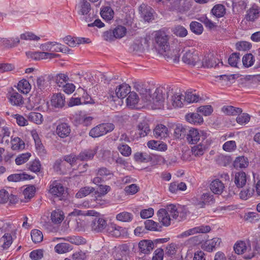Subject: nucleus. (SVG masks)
Returning a JSON list of instances; mask_svg holds the SVG:
<instances>
[{
    "mask_svg": "<svg viewBox=\"0 0 260 260\" xmlns=\"http://www.w3.org/2000/svg\"><path fill=\"white\" fill-rule=\"evenodd\" d=\"M147 146L149 148L152 149L164 151L167 149V146L166 144H161L160 142L154 140L148 141Z\"/></svg>",
    "mask_w": 260,
    "mask_h": 260,
    "instance_id": "45",
    "label": "nucleus"
},
{
    "mask_svg": "<svg viewBox=\"0 0 260 260\" xmlns=\"http://www.w3.org/2000/svg\"><path fill=\"white\" fill-rule=\"evenodd\" d=\"M259 12L260 10L258 7L253 6L247 11L245 18L247 21H253L258 17Z\"/></svg>",
    "mask_w": 260,
    "mask_h": 260,
    "instance_id": "34",
    "label": "nucleus"
},
{
    "mask_svg": "<svg viewBox=\"0 0 260 260\" xmlns=\"http://www.w3.org/2000/svg\"><path fill=\"white\" fill-rule=\"evenodd\" d=\"M0 128V136L2 137V142H5L8 144L9 142V138L10 137V127L5 125L3 126L1 125Z\"/></svg>",
    "mask_w": 260,
    "mask_h": 260,
    "instance_id": "41",
    "label": "nucleus"
},
{
    "mask_svg": "<svg viewBox=\"0 0 260 260\" xmlns=\"http://www.w3.org/2000/svg\"><path fill=\"white\" fill-rule=\"evenodd\" d=\"M131 91V87L127 84L120 85L115 90V94L118 98L123 99Z\"/></svg>",
    "mask_w": 260,
    "mask_h": 260,
    "instance_id": "24",
    "label": "nucleus"
},
{
    "mask_svg": "<svg viewBox=\"0 0 260 260\" xmlns=\"http://www.w3.org/2000/svg\"><path fill=\"white\" fill-rule=\"evenodd\" d=\"M236 148V143L235 141H227L222 146L223 149L227 152L233 151Z\"/></svg>",
    "mask_w": 260,
    "mask_h": 260,
    "instance_id": "62",
    "label": "nucleus"
},
{
    "mask_svg": "<svg viewBox=\"0 0 260 260\" xmlns=\"http://www.w3.org/2000/svg\"><path fill=\"white\" fill-rule=\"evenodd\" d=\"M244 220L248 222L254 223L260 219V215L257 212H249L245 214Z\"/></svg>",
    "mask_w": 260,
    "mask_h": 260,
    "instance_id": "46",
    "label": "nucleus"
},
{
    "mask_svg": "<svg viewBox=\"0 0 260 260\" xmlns=\"http://www.w3.org/2000/svg\"><path fill=\"white\" fill-rule=\"evenodd\" d=\"M219 63L218 59H216L213 55L209 56L208 55L207 56H205L200 66H203L208 68H212L218 65Z\"/></svg>",
    "mask_w": 260,
    "mask_h": 260,
    "instance_id": "25",
    "label": "nucleus"
},
{
    "mask_svg": "<svg viewBox=\"0 0 260 260\" xmlns=\"http://www.w3.org/2000/svg\"><path fill=\"white\" fill-rule=\"evenodd\" d=\"M18 89L23 93H27L30 89V84L25 79L21 80L18 84Z\"/></svg>",
    "mask_w": 260,
    "mask_h": 260,
    "instance_id": "53",
    "label": "nucleus"
},
{
    "mask_svg": "<svg viewBox=\"0 0 260 260\" xmlns=\"http://www.w3.org/2000/svg\"><path fill=\"white\" fill-rule=\"evenodd\" d=\"M35 187L34 186H29L24 189L23 194L25 199H30L35 193Z\"/></svg>",
    "mask_w": 260,
    "mask_h": 260,
    "instance_id": "64",
    "label": "nucleus"
},
{
    "mask_svg": "<svg viewBox=\"0 0 260 260\" xmlns=\"http://www.w3.org/2000/svg\"><path fill=\"white\" fill-rule=\"evenodd\" d=\"M145 228L149 231H160L161 226L152 220H147L145 222Z\"/></svg>",
    "mask_w": 260,
    "mask_h": 260,
    "instance_id": "44",
    "label": "nucleus"
},
{
    "mask_svg": "<svg viewBox=\"0 0 260 260\" xmlns=\"http://www.w3.org/2000/svg\"><path fill=\"white\" fill-rule=\"evenodd\" d=\"M94 191V188L92 187L86 186L81 188L76 193V197L77 198H82L86 197Z\"/></svg>",
    "mask_w": 260,
    "mask_h": 260,
    "instance_id": "51",
    "label": "nucleus"
},
{
    "mask_svg": "<svg viewBox=\"0 0 260 260\" xmlns=\"http://www.w3.org/2000/svg\"><path fill=\"white\" fill-rule=\"evenodd\" d=\"M211 230V228L209 225H201L200 226L195 227L187 230L179 235L178 236V238H183L187 237L189 236L194 235L197 233H205L209 232Z\"/></svg>",
    "mask_w": 260,
    "mask_h": 260,
    "instance_id": "10",
    "label": "nucleus"
},
{
    "mask_svg": "<svg viewBox=\"0 0 260 260\" xmlns=\"http://www.w3.org/2000/svg\"><path fill=\"white\" fill-rule=\"evenodd\" d=\"M193 203L200 208H204L206 204H213L214 202L213 196L210 192L204 193L200 199H192Z\"/></svg>",
    "mask_w": 260,
    "mask_h": 260,
    "instance_id": "7",
    "label": "nucleus"
},
{
    "mask_svg": "<svg viewBox=\"0 0 260 260\" xmlns=\"http://www.w3.org/2000/svg\"><path fill=\"white\" fill-rule=\"evenodd\" d=\"M224 184L218 179L212 181L210 185L211 190L216 194H220L224 189Z\"/></svg>",
    "mask_w": 260,
    "mask_h": 260,
    "instance_id": "18",
    "label": "nucleus"
},
{
    "mask_svg": "<svg viewBox=\"0 0 260 260\" xmlns=\"http://www.w3.org/2000/svg\"><path fill=\"white\" fill-rule=\"evenodd\" d=\"M236 118V121L241 125L247 123L250 119V115L246 113H243L241 115H238Z\"/></svg>",
    "mask_w": 260,
    "mask_h": 260,
    "instance_id": "58",
    "label": "nucleus"
},
{
    "mask_svg": "<svg viewBox=\"0 0 260 260\" xmlns=\"http://www.w3.org/2000/svg\"><path fill=\"white\" fill-rule=\"evenodd\" d=\"M234 181L237 187H243L245 185L247 182V175L246 173L243 171H239L236 173Z\"/></svg>",
    "mask_w": 260,
    "mask_h": 260,
    "instance_id": "15",
    "label": "nucleus"
},
{
    "mask_svg": "<svg viewBox=\"0 0 260 260\" xmlns=\"http://www.w3.org/2000/svg\"><path fill=\"white\" fill-rule=\"evenodd\" d=\"M187 132L186 139L187 142L190 144H197L198 142H204L207 138V134L206 132L199 131L197 128H189Z\"/></svg>",
    "mask_w": 260,
    "mask_h": 260,
    "instance_id": "3",
    "label": "nucleus"
},
{
    "mask_svg": "<svg viewBox=\"0 0 260 260\" xmlns=\"http://www.w3.org/2000/svg\"><path fill=\"white\" fill-rule=\"evenodd\" d=\"M123 231V229L122 227L113 223H111L108 225L106 230L108 234L115 237H120L121 235V232Z\"/></svg>",
    "mask_w": 260,
    "mask_h": 260,
    "instance_id": "26",
    "label": "nucleus"
},
{
    "mask_svg": "<svg viewBox=\"0 0 260 260\" xmlns=\"http://www.w3.org/2000/svg\"><path fill=\"white\" fill-rule=\"evenodd\" d=\"M134 88L142 95V100L146 103L145 98L146 96H148V93H150V90H148L144 87V84L139 82H135Z\"/></svg>",
    "mask_w": 260,
    "mask_h": 260,
    "instance_id": "29",
    "label": "nucleus"
},
{
    "mask_svg": "<svg viewBox=\"0 0 260 260\" xmlns=\"http://www.w3.org/2000/svg\"><path fill=\"white\" fill-rule=\"evenodd\" d=\"M167 97H169L168 95ZM184 96L179 92H176L173 94L171 98H167V106L169 109L173 108L181 107L183 105Z\"/></svg>",
    "mask_w": 260,
    "mask_h": 260,
    "instance_id": "8",
    "label": "nucleus"
},
{
    "mask_svg": "<svg viewBox=\"0 0 260 260\" xmlns=\"http://www.w3.org/2000/svg\"><path fill=\"white\" fill-rule=\"evenodd\" d=\"M49 192L54 197L58 198L59 200H63L67 195L63 186L56 181H54L50 185Z\"/></svg>",
    "mask_w": 260,
    "mask_h": 260,
    "instance_id": "6",
    "label": "nucleus"
},
{
    "mask_svg": "<svg viewBox=\"0 0 260 260\" xmlns=\"http://www.w3.org/2000/svg\"><path fill=\"white\" fill-rule=\"evenodd\" d=\"M20 39L24 40L38 41L40 38L31 32H25L20 35Z\"/></svg>",
    "mask_w": 260,
    "mask_h": 260,
    "instance_id": "60",
    "label": "nucleus"
},
{
    "mask_svg": "<svg viewBox=\"0 0 260 260\" xmlns=\"http://www.w3.org/2000/svg\"><path fill=\"white\" fill-rule=\"evenodd\" d=\"M139 247L141 252L148 254L154 248V243L151 240H142L139 243Z\"/></svg>",
    "mask_w": 260,
    "mask_h": 260,
    "instance_id": "22",
    "label": "nucleus"
},
{
    "mask_svg": "<svg viewBox=\"0 0 260 260\" xmlns=\"http://www.w3.org/2000/svg\"><path fill=\"white\" fill-rule=\"evenodd\" d=\"M115 126L111 123H104L92 128L89 135L92 138H98L106 135L114 130Z\"/></svg>",
    "mask_w": 260,
    "mask_h": 260,
    "instance_id": "4",
    "label": "nucleus"
},
{
    "mask_svg": "<svg viewBox=\"0 0 260 260\" xmlns=\"http://www.w3.org/2000/svg\"><path fill=\"white\" fill-rule=\"evenodd\" d=\"M114 11L109 6L105 7L101 11L102 17L107 21L111 20L114 16Z\"/></svg>",
    "mask_w": 260,
    "mask_h": 260,
    "instance_id": "38",
    "label": "nucleus"
},
{
    "mask_svg": "<svg viewBox=\"0 0 260 260\" xmlns=\"http://www.w3.org/2000/svg\"><path fill=\"white\" fill-rule=\"evenodd\" d=\"M222 111L227 115L236 116L242 113V109L232 106H224L222 108Z\"/></svg>",
    "mask_w": 260,
    "mask_h": 260,
    "instance_id": "32",
    "label": "nucleus"
},
{
    "mask_svg": "<svg viewBox=\"0 0 260 260\" xmlns=\"http://www.w3.org/2000/svg\"><path fill=\"white\" fill-rule=\"evenodd\" d=\"M118 149L121 154L124 156H128L131 154V148L127 144H119Z\"/></svg>",
    "mask_w": 260,
    "mask_h": 260,
    "instance_id": "55",
    "label": "nucleus"
},
{
    "mask_svg": "<svg viewBox=\"0 0 260 260\" xmlns=\"http://www.w3.org/2000/svg\"><path fill=\"white\" fill-rule=\"evenodd\" d=\"M137 127L140 137H145L150 131L148 124L145 121L139 123Z\"/></svg>",
    "mask_w": 260,
    "mask_h": 260,
    "instance_id": "39",
    "label": "nucleus"
},
{
    "mask_svg": "<svg viewBox=\"0 0 260 260\" xmlns=\"http://www.w3.org/2000/svg\"><path fill=\"white\" fill-rule=\"evenodd\" d=\"M207 140L204 142H200L198 145H195L191 148L192 155L196 157H200L203 155L207 149Z\"/></svg>",
    "mask_w": 260,
    "mask_h": 260,
    "instance_id": "21",
    "label": "nucleus"
},
{
    "mask_svg": "<svg viewBox=\"0 0 260 260\" xmlns=\"http://www.w3.org/2000/svg\"><path fill=\"white\" fill-rule=\"evenodd\" d=\"M188 128H185L182 125H177L174 130V135L176 138H182L186 137Z\"/></svg>",
    "mask_w": 260,
    "mask_h": 260,
    "instance_id": "40",
    "label": "nucleus"
},
{
    "mask_svg": "<svg viewBox=\"0 0 260 260\" xmlns=\"http://www.w3.org/2000/svg\"><path fill=\"white\" fill-rule=\"evenodd\" d=\"M12 243V237L10 234H5L0 239V244L4 249H8Z\"/></svg>",
    "mask_w": 260,
    "mask_h": 260,
    "instance_id": "43",
    "label": "nucleus"
},
{
    "mask_svg": "<svg viewBox=\"0 0 260 260\" xmlns=\"http://www.w3.org/2000/svg\"><path fill=\"white\" fill-rule=\"evenodd\" d=\"M54 80L57 85L61 87L68 81V77L64 74H58L56 75Z\"/></svg>",
    "mask_w": 260,
    "mask_h": 260,
    "instance_id": "57",
    "label": "nucleus"
},
{
    "mask_svg": "<svg viewBox=\"0 0 260 260\" xmlns=\"http://www.w3.org/2000/svg\"><path fill=\"white\" fill-rule=\"evenodd\" d=\"M221 243V239L219 238H214L211 240L206 241L203 244V248L207 252L213 251L217 247H219Z\"/></svg>",
    "mask_w": 260,
    "mask_h": 260,
    "instance_id": "12",
    "label": "nucleus"
},
{
    "mask_svg": "<svg viewBox=\"0 0 260 260\" xmlns=\"http://www.w3.org/2000/svg\"><path fill=\"white\" fill-rule=\"evenodd\" d=\"M115 35L116 39H120L124 37L126 32V29L125 27L119 25L114 29Z\"/></svg>",
    "mask_w": 260,
    "mask_h": 260,
    "instance_id": "63",
    "label": "nucleus"
},
{
    "mask_svg": "<svg viewBox=\"0 0 260 260\" xmlns=\"http://www.w3.org/2000/svg\"><path fill=\"white\" fill-rule=\"evenodd\" d=\"M182 59L184 63L189 66H197L199 67L201 65V58L199 53L193 49L186 51Z\"/></svg>",
    "mask_w": 260,
    "mask_h": 260,
    "instance_id": "5",
    "label": "nucleus"
},
{
    "mask_svg": "<svg viewBox=\"0 0 260 260\" xmlns=\"http://www.w3.org/2000/svg\"><path fill=\"white\" fill-rule=\"evenodd\" d=\"M28 119L37 124L42 123L43 121V116L40 113L30 112L27 116Z\"/></svg>",
    "mask_w": 260,
    "mask_h": 260,
    "instance_id": "47",
    "label": "nucleus"
},
{
    "mask_svg": "<svg viewBox=\"0 0 260 260\" xmlns=\"http://www.w3.org/2000/svg\"><path fill=\"white\" fill-rule=\"evenodd\" d=\"M33 177L24 173L20 174H14L9 175L7 177V180L9 182H19L27 179H31Z\"/></svg>",
    "mask_w": 260,
    "mask_h": 260,
    "instance_id": "30",
    "label": "nucleus"
},
{
    "mask_svg": "<svg viewBox=\"0 0 260 260\" xmlns=\"http://www.w3.org/2000/svg\"><path fill=\"white\" fill-rule=\"evenodd\" d=\"M212 14L216 17L220 18L224 16L225 13V9L222 5H216L211 10Z\"/></svg>",
    "mask_w": 260,
    "mask_h": 260,
    "instance_id": "42",
    "label": "nucleus"
},
{
    "mask_svg": "<svg viewBox=\"0 0 260 260\" xmlns=\"http://www.w3.org/2000/svg\"><path fill=\"white\" fill-rule=\"evenodd\" d=\"M157 215L158 220L162 223V225L169 226L170 224V216L167 210L165 209H160L158 211Z\"/></svg>",
    "mask_w": 260,
    "mask_h": 260,
    "instance_id": "19",
    "label": "nucleus"
},
{
    "mask_svg": "<svg viewBox=\"0 0 260 260\" xmlns=\"http://www.w3.org/2000/svg\"><path fill=\"white\" fill-rule=\"evenodd\" d=\"M116 218L117 220L122 222H129L132 220L133 215L129 212H122L118 214Z\"/></svg>",
    "mask_w": 260,
    "mask_h": 260,
    "instance_id": "49",
    "label": "nucleus"
},
{
    "mask_svg": "<svg viewBox=\"0 0 260 260\" xmlns=\"http://www.w3.org/2000/svg\"><path fill=\"white\" fill-rule=\"evenodd\" d=\"M99 215L98 212L93 210L82 211L76 209L69 214V216H95L90 225L91 230L95 233H102L106 231L108 224L107 220Z\"/></svg>",
    "mask_w": 260,
    "mask_h": 260,
    "instance_id": "1",
    "label": "nucleus"
},
{
    "mask_svg": "<svg viewBox=\"0 0 260 260\" xmlns=\"http://www.w3.org/2000/svg\"><path fill=\"white\" fill-rule=\"evenodd\" d=\"M155 42L160 50L166 52L169 49L168 36L164 32H158L156 34Z\"/></svg>",
    "mask_w": 260,
    "mask_h": 260,
    "instance_id": "9",
    "label": "nucleus"
},
{
    "mask_svg": "<svg viewBox=\"0 0 260 260\" xmlns=\"http://www.w3.org/2000/svg\"><path fill=\"white\" fill-rule=\"evenodd\" d=\"M31 237L34 243H39L43 240V235L41 231L34 229L31 232Z\"/></svg>",
    "mask_w": 260,
    "mask_h": 260,
    "instance_id": "54",
    "label": "nucleus"
},
{
    "mask_svg": "<svg viewBox=\"0 0 260 260\" xmlns=\"http://www.w3.org/2000/svg\"><path fill=\"white\" fill-rule=\"evenodd\" d=\"M63 213L60 210H54L51 213V219L55 224L60 223L63 220Z\"/></svg>",
    "mask_w": 260,
    "mask_h": 260,
    "instance_id": "37",
    "label": "nucleus"
},
{
    "mask_svg": "<svg viewBox=\"0 0 260 260\" xmlns=\"http://www.w3.org/2000/svg\"><path fill=\"white\" fill-rule=\"evenodd\" d=\"M254 61V57L251 53L246 54L242 58L243 64L246 68L251 67Z\"/></svg>",
    "mask_w": 260,
    "mask_h": 260,
    "instance_id": "48",
    "label": "nucleus"
},
{
    "mask_svg": "<svg viewBox=\"0 0 260 260\" xmlns=\"http://www.w3.org/2000/svg\"><path fill=\"white\" fill-rule=\"evenodd\" d=\"M8 97L10 103L13 106H20L23 104V98L22 95L12 90L9 91Z\"/></svg>",
    "mask_w": 260,
    "mask_h": 260,
    "instance_id": "11",
    "label": "nucleus"
},
{
    "mask_svg": "<svg viewBox=\"0 0 260 260\" xmlns=\"http://www.w3.org/2000/svg\"><path fill=\"white\" fill-rule=\"evenodd\" d=\"M71 228L78 232L85 231V222L79 218L70 220L69 222Z\"/></svg>",
    "mask_w": 260,
    "mask_h": 260,
    "instance_id": "31",
    "label": "nucleus"
},
{
    "mask_svg": "<svg viewBox=\"0 0 260 260\" xmlns=\"http://www.w3.org/2000/svg\"><path fill=\"white\" fill-rule=\"evenodd\" d=\"M70 133V126L67 123H59L56 127V133L60 138H66L69 136Z\"/></svg>",
    "mask_w": 260,
    "mask_h": 260,
    "instance_id": "13",
    "label": "nucleus"
},
{
    "mask_svg": "<svg viewBox=\"0 0 260 260\" xmlns=\"http://www.w3.org/2000/svg\"><path fill=\"white\" fill-rule=\"evenodd\" d=\"M63 240L64 241H68L72 244L79 245H83L86 243V240L83 238L79 236H68L64 238H54L52 240L53 241L55 242L56 240Z\"/></svg>",
    "mask_w": 260,
    "mask_h": 260,
    "instance_id": "14",
    "label": "nucleus"
},
{
    "mask_svg": "<svg viewBox=\"0 0 260 260\" xmlns=\"http://www.w3.org/2000/svg\"><path fill=\"white\" fill-rule=\"evenodd\" d=\"M247 247L246 244L243 241H240L236 243L234 246V250L238 254H242L246 251Z\"/></svg>",
    "mask_w": 260,
    "mask_h": 260,
    "instance_id": "61",
    "label": "nucleus"
},
{
    "mask_svg": "<svg viewBox=\"0 0 260 260\" xmlns=\"http://www.w3.org/2000/svg\"><path fill=\"white\" fill-rule=\"evenodd\" d=\"M168 128L162 124L157 125L153 131V134L155 138L162 139L168 136Z\"/></svg>",
    "mask_w": 260,
    "mask_h": 260,
    "instance_id": "27",
    "label": "nucleus"
},
{
    "mask_svg": "<svg viewBox=\"0 0 260 260\" xmlns=\"http://www.w3.org/2000/svg\"><path fill=\"white\" fill-rule=\"evenodd\" d=\"M185 118L188 122L193 124H200L203 122V117L198 113L187 114Z\"/></svg>",
    "mask_w": 260,
    "mask_h": 260,
    "instance_id": "28",
    "label": "nucleus"
},
{
    "mask_svg": "<svg viewBox=\"0 0 260 260\" xmlns=\"http://www.w3.org/2000/svg\"><path fill=\"white\" fill-rule=\"evenodd\" d=\"M51 104L55 108L63 107L65 104L64 95L60 93L54 94L51 98Z\"/></svg>",
    "mask_w": 260,
    "mask_h": 260,
    "instance_id": "16",
    "label": "nucleus"
},
{
    "mask_svg": "<svg viewBox=\"0 0 260 260\" xmlns=\"http://www.w3.org/2000/svg\"><path fill=\"white\" fill-rule=\"evenodd\" d=\"M139 101V97L137 94L133 91L129 93L127 98L126 99L127 106L131 108H134L136 105L138 103Z\"/></svg>",
    "mask_w": 260,
    "mask_h": 260,
    "instance_id": "35",
    "label": "nucleus"
},
{
    "mask_svg": "<svg viewBox=\"0 0 260 260\" xmlns=\"http://www.w3.org/2000/svg\"><path fill=\"white\" fill-rule=\"evenodd\" d=\"M167 211L169 213L170 216H171L174 219H178L179 217L178 207L177 208L174 205L171 204L167 207Z\"/></svg>",
    "mask_w": 260,
    "mask_h": 260,
    "instance_id": "56",
    "label": "nucleus"
},
{
    "mask_svg": "<svg viewBox=\"0 0 260 260\" xmlns=\"http://www.w3.org/2000/svg\"><path fill=\"white\" fill-rule=\"evenodd\" d=\"M97 150L98 147H95L93 149L85 150L79 153L77 156V158L81 161H87L92 159L96 154Z\"/></svg>",
    "mask_w": 260,
    "mask_h": 260,
    "instance_id": "20",
    "label": "nucleus"
},
{
    "mask_svg": "<svg viewBox=\"0 0 260 260\" xmlns=\"http://www.w3.org/2000/svg\"><path fill=\"white\" fill-rule=\"evenodd\" d=\"M72 249V246L67 243H58L54 247L55 251L59 254H63L68 252Z\"/></svg>",
    "mask_w": 260,
    "mask_h": 260,
    "instance_id": "36",
    "label": "nucleus"
},
{
    "mask_svg": "<svg viewBox=\"0 0 260 260\" xmlns=\"http://www.w3.org/2000/svg\"><path fill=\"white\" fill-rule=\"evenodd\" d=\"M12 149L13 150H20L24 148V143L18 137H15L11 141Z\"/></svg>",
    "mask_w": 260,
    "mask_h": 260,
    "instance_id": "52",
    "label": "nucleus"
},
{
    "mask_svg": "<svg viewBox=\"0 0 260 260\" xmlns=\"http://www.w3.org/2000/svg\"><path fill=\"white\" fill-rule=\"evenodd\" d=\"M168 87H163L157 88L154 93L151 95L148 93V96L145 98L146 103L147 106H150L153 109H161L164 106L166 94L169 95Z\"/></svg>",
    "mask_w": 260,
    "mask_h": 260,
    "instance_id": "2",
    "label": "nucleus"
},
{
    "mask_svg": "<svg viewBox=\"0 0 260 260\" xmlns=\"http://www.w3.org/2000/svg\"><path fill=\"white\" fill-rule=\"evenodd\" d=\"M190 30L197 35H201L203 31L202 24L197 21H192L190 24Z\"/></svg>",
    "mask_w": 260,
    "mask_h": 260,
    "instance_id": "50",
    "label": "nucleus"
},
{
    "mask_svg": "<svg viewBox=\"0 0 260 260\" xmlns=\"http://www.w3.org/2000/svg\"><path fill=\"white\" fill-rule=\"evenodd\" d=\"M139 11L145 21H148L152 18L154 11L150 7L142 4L139 7Z\"/></svg>",
    "mask_w": 260,
    "mask_h": 260,
    "instance_id": "23",
    "label": "nucleus"
},
{
    "mask_svg": "<svg viewBox=\"0 0 260 260\" xmlns=\"http://www.w3.org/2000/svg\"><path fill=\"white\" fill-rule=\"evenodd\" d=\"M197 112L204 116H209L212 113L213 108L211 105L202 106L198 108Z\"/></svg>",
    "mask_w": 260,
    "mask_h": 260,
    "instance_id": "59",
    "label": "nucleus"
},
{
    "mask_svg": "<svg viewBox=\"0 0 260 260\" xmlns=\"http://www.w3.org/2000/svg\"><path fill=\"white\" fill-rule=\"evenodd\" d=\"M249 160L247 157L239 156L236 158L234 161V166L236 169H244L248 167Z\"/></svg>",
    "mask_w": 260,
    "mask_h": 260,
    "instance_id": "33",
    "label": "nucleus"
},
{
    "mask_svg": "<svg viewBox=\"0 0 260 260\" xmlns=\"http://www.w3.org/2000/svg\"><path fill=\"white\" fill-rule=\"evenodd\" d=\"M78 13L81 15H90L91 6L87 0H81L77 5Z\"/></svg>",
    "mask_w": 260,
    "mask_h": 260,
    "instance_id": "17",
    "label": "nucleus"
}]
</instances>
